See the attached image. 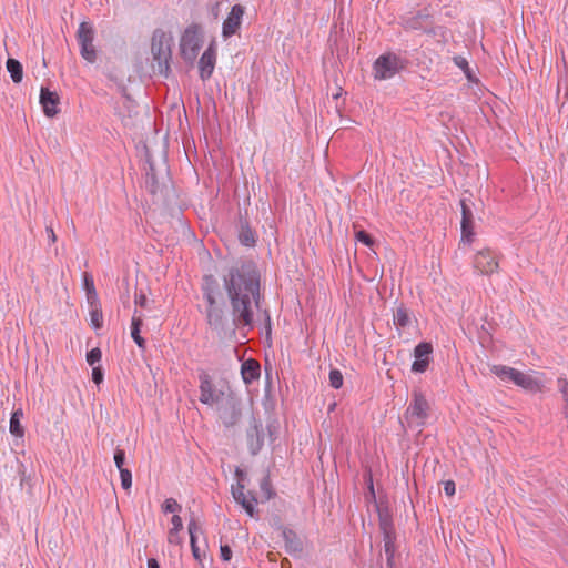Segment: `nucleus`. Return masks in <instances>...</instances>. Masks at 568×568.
Here are the masks:
<instances>
[{
    "label": "nucleus",
    "instance_id": "obj_1",
    "mask_svg": "<svg viewBox=\"0 0 568 568\" xmlns=\"http://www.w3.org/2000/svg\"><path fill=\"white\" fill-rule=\"evenodd\" d=\"M223 287L232 308V327H253V305L260 307L261 274L251 260H240L223 274Z\"/></svg>",
    "mask_w": 568,
    "mask_h": 568
},
{
    "label": "nucleus",
    "instance_id": "obj_2",
    "mask_svg": "<svg viewBox=\"0 0 568 568\" xmlns=\"http://www.w3.org/2000/svg\"><path fill=\"white\" fill-rule=\"evenodd\" d=\"M173 38L161 29H156L152 36L151 53L153 70L168 78L171 73L170 61L172 58Z\"/></svg>",
    "mask_w": 568,
    "mask_h": 568
},
{
    "label": "nucleus",
    "instance_id": "obj_3",
    "mask_svg": "<svg viewBox=\"0 0 568 568\" xmlns=\"http://www.w3.org/2000/svg\"><path fill=\"white\" fill-rule=\"evenodd\" d=\"M202 45L203 37L201 28L197 24L187 27L180 41V51L183 60L189 64H193Z\"/></svg>",
    "mask_w": 568,
    "mask_h": 568
},
{
    "label": "nucleus",
    "instance_id": "obj_4",
    "mask_svg": "<svg viewBox=\"0 0 568 568\" xmlns=\"http://www.w3.org/2000/svg\"><path fill=\"white\" fill-rule=\"evenodd\" d=\"M429 404L425 396L419 390H414L412 395V402L408 405L405 418L409 426L420 427L425 425L428 418Z\"/></svg>",
    "mask_w": 568,
    "mask_h": 568
},
{
    "label": "nucleus",
    "instance_id": "obj_5",
    "mask_svg": "<svg viewBox=\"0 0 568 568\" xmlns=\"http://www.w3.org/2000/svg\"><path fill=\"white\" fill-rule=\"evenodd\" d=\"M404 68L405 62L397 54L390 52L385 53L378 57L374 62V77L377 80H387Z\"/></svg>",
    "mask_w": 568,
    "mask_h": 568
},
{
    "label": "nucleus",
    "instance_id": "obj_6",
    "mask_svg": "<svg viewBox=\"0 0 568 568\" xmlns=\"http://www.w3.org/2000/svg\"><path fill=\"white\" fill-rule=\"evenodd\" d=\"M491 372L500 379L511 381L525 389L534 390L539 388L538 382L532 376L519 372L513 367L494 365L491 367Z\"/></svg>",
    "mask_w": 568,
    "mask_h": 568
},
{
    "label": "nucleus",
    "instance_id": "obj_7",
    "mask_svg": "<svg viewBox=\"0 0 568 568\" xmlns=\"http://www.w3.org/2000/svg\"><path fill=\"white\" fill-rule=\"evenodd\" d=\"M81 57L89 63L97 61V50L93 45L94 30L88 22H81L77 32Z\"/></svg>",
    "mask_w": 568,
    "mask_h": 568
},
{
    "label": "nucleus",
    "instance_id": "obj_8",
    "mask_svg": "<svg viewBox=\"0 0 568 568\" xmlns=\"http://www.w3.org/2000/svg\"><path fill=\"white\" fill-rule=\"evenodd\" d=\"M206 322L212 329H214L220 337L226 334V318L223 310V301L217 300L213 303H206Z\"/></svg>",
    "mask_w": 568,
    "mask_h": 568
},
{
    "label": "nucleus",
    "instance_id": "obj_9",
    "mask_svg": "<svg viewBox=\"0 0 568 568\" xmlns=\"http://www.w3.org/2000/svg\"><path fill=\"white\" fill-rule=\"evenodd\" d=\"M199 378H200V402L202 404L210 405V406L217 404L221 400L223 393L219 392L215 388L209 373L202 371L200 373Z\"/></svg>",
    "mask_w": 568,
    "mask_h": 568
},
{
    "label": "nucleus",
    "instance_id": "obj_10",
    "mask_svg": "<svg viewBox=\"0 0 568 568\" xmlns=\"http://www.w3.org/2000/svg\"><path fill=\"white\" fill-rule=\"evenodd\" d=\"M462 206V243L470 244L474 239V214L467 199L460 200Z\"/></svg>",
    "mask_w": 568,
    "mask_h": 568
},
{
    "label": "nucleus",
    "instance_id": "obj_11",
    "mask_svg": "<svg viewBox=\"0 0 568 568\" xmlns=\"http://www.w3.org/2000/svg\"><path fill=\"white\" fill-rule=\"evenodd\" d=\"M474 266L481 274L489 275L498 270L497 255L486 248L479 251L474 258Z\"/></svg>",
    "mask_w": 568,
    "mask_h": 568
},
{
    "label": "nucleus",
    "instance_id": "obj_12",
    "mask_svg": "<svg viewBox=\"0 0 568 568\" xmlns=\"http://www.w3.org/2000/svg\"><path fill=\"white\" fill-rule=\"evenodd\" d=\"M244 14V7L235 4L232 7L229 16L222 26V36L226 39L234 36L241 27L242 18Z\"/></svg>",
    "mask_w": 568,
    "mask_h": 568
},
{
    "label": "nucleus",
    "instance_id": "obj_13",
    "mask_svg": "<svg viewBox=\"0 0 568 568\" xmlns=\"http://www.w3.org/2000/svg\"><path fill=\"white\" fill-rule=\"evenodd\" d=\"M264 444L262 423L252 417L247 429V447L252 455L258 454Z\"/></svg>",
    "mask_w": 568,
    "mask_h": 568
},
{
    "label": "nucleus",
    "instance_id": "obj_14",
    "mask_svg": "<svg viewBox=\"0 0 568 568\" xmlns=\"http://www.w3.org/2000/svg\"><path fill=\"white\" fill-rule=\"evenodd\" d=\"M216 62V52L213 48V44H211L202 54V57L199 60V71H200V78L203 81H206L211 78Z\"/></svg>",
    "mask_w": 568,
    "mask_h": 568
},
{
    "label": "nucleus",
    "instance_id": "obj_15",
    "mask_svg": "<svg viewBox=\"0 0 568 568\" xmlns=\"http://www.w3.org/2000/svg\"><path fill=\"white\" fill-rule=\"evenodd\" d=\"M40 103L43 108V112L47 116L52 118L54 116L59 110V97L55 92L50 91L47 88H41L40 91Z\"/></svg>",
    "mask_w": 568,
    "mask_h": 568
},
{
    "label": "nucleus",
    "instance_id": "obj_16",
    "mask_svg": "<svg viewBox=\"0 0 568 568\" xmlns=\"http://www.w3.org/2000/svg\"><path fill=\"white\" fill-rule=\"evenodd\" d=\"M220 418L225 427L236 425L241 418V409L234 400H230L221 407Z\"/></svg>",
    "mask_w": 568,
    "mask_h": 568
},
{
    "label": "nucleus",
    "instance_id": "obj_17",
    "mask_svg": "<svg viewBox=\"0 0 568 568\" xmlns=\"http://www.w3.org/2000/svg\"><path fill=\"white\" fill-rule=\"evenodd\" d=\"M187 528H189V534H190L192 555L195 560L201 562L202 558L205 556V552L201 551L200 547L196 545V537H197V534H203L202 525L192 515L190 518Z\"/></svg>",
    "mask_w": 568,
    "mask_h": 568
},
{
    "label": "nucleus",
    "instance_id": "obj_18",
    "mask_svg": "<svg viewBox=\"0 0 568 568\" xmlns=\"http://www.w3.org/2000/svg\"><path fill=\"white\" fill-rule=\"evenodd\" d=\"M280 528L282 530V537L285 541L286 552L290 555H296V554L302 552L303 544H302L300 537L297 536V534L287 527L281 526Z\"/></svg>",
    "mask_w": 568,
    "mask_h": 568
},
{
    "label": "nucleus",
    "instance_id": "obj_19",
    "mask_svg": "<svg viewBox=\"0 0 568 568\" xmlns=\"http://www.w3.org/2000/svg\"><path fill=\"white\" fill-rule=\"evenodd\" d=\"M241 375L246 385L258 379L261 375V366L258 362L252 358L244 361L241 365Z\"/></svg>",
    "mask_w": 568,
    "mask_h": 568
},
{
    "label": "nucleus",
    "instance_id": "obj_20",
    "mask_svg": "<svg viewBox=\"0 0 568 568\" xmlns=\"http://www.w3.org/2000/svg\"><path fill=\"white\" fill-rule=\"evenodd\" d=\"M202 291H203V297L206 301V303H213V301L222 300L221 293L219 291L217 282L213 275L204 276Z\"/></svg>",
    "mask_w": 568,
    "mask_h": 568
},
{
    "label": "nucleus",
    "instance_id": "obj_21",
    "mask_svg": "<svg viewBox=\"0 0 568 568\" xmlns=\"http://www.w3.org/2000/svg\"><path fill=\"white\" fill-rule=\"evenodd\" d=\"M142 316L141 314H138V311L135 310L132 316L131 321V337L135 342V344L139 346V348L144 349L145 348V339L140 335L141 327H142Z\"/></svg>",
    "mask_w": 568,
    "mask_h": 568
},
{
    "label": "nucleus",
    "instance_id": "obj_22",
    "mask_svg": "<svg viewBox=\"0 0 568 568\" xmlns=\"http://www.w3.org/2000/svg\"><path fill=\"white\" fill-rule=\"evenodd\" d=\"M240 243L245 246H254L256 242L255 232L250 227L246 222H241V229L239 232Z\"/></svg>",
    "mask_w": 568,
    "mask_h": 568
},
{
    "label": "nucleus",
    "instance_id": "obj_23",
    "mask_svg": "<svg viewBox=\"0 0 568 568\" xmlns=\"http://www.w3.org/2000/svg\"><path fill=\"white\" fill-rule=\"evenodd\" d=\"M7 70L10 73V77L14 83H20L23 78V69L22 64L13 59L9 58L6 63Z\"/></svg>",
    "mask_w": 568,
    "mask_h": 568
},
{
    "label": "nucleus",
    "instance_id": "obj_24",
    "mask_svg": "<svg viewBox=\"0 0 568 568\" xmlns=\"http://www.w3.org/2000/svg\"><path fill=\"white\" fill-rule=\"evenodd\" d=\"M235 475L239 477V483L236 486L232 487V495L236 503H242L246 497L247 494L244 491V484H242V479L244 477V473L241 469H236Z\"/></svg>",
    "mask_w": 568,
    "mask_h": 568
},
{
    "label": "nucleus",
    "instance_id": "obj_25",
    "mask_svg": "<svg viewBox=\"0 0 568 568\" xmlns=\"http://www.w3.org/2000/svg\"><path fill=\"white\" fill-rule=\"evenodd\" d=\"M378 517H379V528L383 532V538L386 536L395 537L393 524H392V520H390L388 514L384 513V511H379Z\"/></svg>",
    "mask_w": 568,
    "mask_h": 568
},
{
    "label": "nucleus",
    "instance_id": "obj_26",
    "mask_svg": "<svg viewBox=\"0 0 568 568\" xmlns=\"http://www.w3.org/2000/svg\"><path fill=\"white\" fill-rule=\"evenodd\" d=\"M22 410L18 409L12 413L10 418V433L14 436L21 437L23 436V427L20 423V419L22 417Z\"/></svg>",
    "mask_w": 568,
    "mask_h": 568
},
{
    "label": "nucleus",
    "instance_id": "obj_27",
    "mask_svg": "<svg viewBox=\"0 0 568 568\" xmlns=\"http://www.w3.org/2000/svg\"><path fill=\"white\" fill-rule=\"evenodd\" d=\"M145 185L146 189L152 193L155 194L159 190V182L155 175L154 166L151 162H149V168L145 173Z\"/></svg>",
    "mask_w": 568,
    "mask_h": 568
},
{
    "label": "nucleus",
    "instance_id": "obj_28",
    "mask_svg": "<svg viewBox=\"0 0 568 568\" xmlns=\"http://www.w3.org/2000/svg\"><path fill=\"white\" fill-rule=\"evenodd\" d=\"M384 540V551H385V555H386V562H387V567L388 568H393L394 566V554H395V548H394V540H395V537H384L383 538Z\"/></svg>",
    "mask_w": 568,
    "mask_h": 568
},
{
    "label": "nucleus",
    "instance_id": "obj_29",
    "mask_svg": "<svg viewBox=\"0 0 568 568\" xmlns=\"http://www.w3.org/2000/svg\"><path fill=\"white\" fill-rule=\"evenodd\" d=\"M432 353H433V346L430 343H427V342L419 343L414 348V357L417 359L429 361Z\"/></svg>",
    "mask_w": 568,
    "mask_h": 568
},
{
    "label": "nucleus",
    "instance_id": "obj_30",
    "mask_svg": "<svg viewBox=\"0 0 568 568\" xmlns=\"http://www.w3.org/2000/svg\"><path fill=\"white\" fill-rule=\"evenodd\" d=\"M256 504H257V499L251 491H248L247 497L242 503H240V505L244 508V510L246 511V514L250 517L255 516Z\"/></svg>",
    "mask_w": 568,
    "mask_h": 568
},
{
    "label": "nucleus",
    "instance_id": "obj_31",
    "mask_svg": "<svg viewBox=\"0 0 568 568\" xmlns=\"http://www.w3.org/2000/svg\"><path fill=\"white\" fill-rule=\"evenodd\" d=\"M90 321H91V325L95 329H99V328L102 327V325H103V314H102L101 306H99V307H90Z\"/></svg>",
    "mask_w": 568,
    "mask_h": 568
},
{
    "label": "nucleus",
    "instance_id": "obj_32",
    "mask_svg": "<svg viewBox=\"0 0 568 568\" xmlns=\"http://www.w3.org/2000/svg\"><path fill=\"white\" fill-rule=\"evenodd\" d=\"M394 323L399 327H406L409 324V316L404 307H398L394 313Z\"/></svg>",
    "mask_w": 568,
    "mask_h": 568
},
{
    "label": "nucleus",
    "instance_id": "obj_33",
    "mask_svg": "<svg viewBox=\"0 0 568 568\" xmlns=\"http://www.w3.org/2000/svg\"><path fill=\"white\" fill-rule=\"evenodd\" d=\"M260 488L265 500H270L273 497L274 491L272 489V484L268 475H265L261 479Z\"/></svg>",
    "mask_w": 568,
    "mask_h": 568
},
{
    "label": "nucleus",
    "instance_id": "obj_34",
    "mask_svg": "<svg viewBox=\"0 0 568 568\" xmlns=\"http://www.w3.org/2000/svg\"><path fill=\"white\" fill-rule=\"evenodd\" d=\"M171 523H172V528L169 530V534H168L169 542H173V536H176V534H179L180 530L183 528V523L179 515H173Z\"/></svg>",
    "mask_w": 568,
    "mask_h": 568
},
{
    "label": "nucleus",
    "instance_id": "obj_35",
    "mask_svg": "<svg viewBox=\"0 0 568 568\" xmlns=\"http://www.w3.org/2000/svg\"><path fill=\"white\" fill-rule=\"evenodd\" d=\"M329 385L338 389L343 385V375L338 369H332L329 372Z\"/></svg>",
    "mask_w": 568,
    "mask_h": 568
},
{
    "label": "nucleus",
    "instance_id": "obj_36",
    "mask_svg": "<svg viewBox=\"0 0 568 568\" xmlns=\"http://www.w3.org/2000/svg\"><path fill=\"white\" fill-rule=\"evenodd\" d=\"M120 471V478H121V485L123 489H129L132 486V474L126 468H121Z\"/></svg>",
    "mask_w": 568,
    "mask_h": 568
},
{
    "label": "nucleus",
    "instance_id": "obj_37",
    "mask_svg": "<svg viewBox=\"0 0 568 568\" xmlns=\"http://www.w3.org/2000/svg\"><path fill=\"white\" fill-rule=\"evenodd\" d=\"M163 511L164 513H176L181 510V506L178 504V501L174 498H168L163 503Z\"/></svg>",
    "mask_w": 568,
    "mask_h": 568
},
{
    "label": "nucleus",
    "instance_id": "obj_38",
    "mask_svg": "<svg viewBox=\"0 0 568 568\" xmlns=\"http://www.w3.org/2000/svg\"><path fill=\"white\" fill-rule=\"evenodd\" d=\"M428 365L429 361L415 358L412 365V371L414 373H424L428 368Z\"/></svg>",
    "mask_w": 568,
    "mask_h": 568
},
{
    "label": "nucleus",
    "instance_id": "obj_39",
    "mask_svg": "<svg viewBox=\"0 0 568 568\" xmlns=\"http://www.w3.org/2000/svg\"><path fill=\"white\" fill-rule=\"evenodd\" d=\"M102 356L100 348H93L87 354V362L92 366L95 363L100 362Z\"/></svg>",
    "mask_w": 568,
    "mask_h": 568
},
{
    "label": "nucleus",
    "instance_id": "obj_40",
    "mask_svg": "<svg viewBox=\"0 0 568 568\" xmlns=\"http://www.w3.org/2000/svg\"><path fill=\"white\" fill-rule=\"evenodd\" d=\"M559 392L562 394L564 399H568V381L565 377H559L557 381Z\"/></svg>",
    "mask_w": 568,
    "mask_h": 568
},
{
    "label": "nucleus",
    "instance_id": "obj_41",
    "mask_svg": "<svg viewBox=\"0 0 568 568\" xmlns=\"http://www.w3.org/2000/svg\"><path fill=\"white\" fill-rule=\"evenodd\" d=\"M87 301L90 307H99L100 302L98 297V293L95 290H92L91 292L87 293Z\"/></svg>",
    "mask_w": 568,
    "mask_h": 568
},
{
    "label": "nucleus",
    "instance_id": "obj_42",
    "mask_svg": "<svg viewBox=\"0 0 568 568\" xmlns=\"http://www.w3.org/2000/svg\"><path fill=\"white\" fill-rule=\"evenodd\" d=\"M125 462V452L122 449H116L114 453V463L119 470L123 468V464Z\"/></svg>",
    "mask_w": 568,
    "mask_h": 568
},
{
    "label": "nucleus",
    "instance_id": "obj_43",
    "mask_svg": "<svg viewBox=\"0 0 568 568\" xmlns=\"http://www.w3.org/2000/svg\"><path fill=\"white\" fill-rule=\"evenodd\" d=\"M356 240L367 246H371L373 244V240H372L371 235L363 230H361L356 233Z\"/></svg>",
    "mask_w": 568,
    "mask_h": 568
},
{
    "label": "nucleus",
    "instance_id": "obj_44",
    "mask_svg": "<svg viewBox=\"0 0 568 568\" xmlns=\"http://www.w3.org/2000/svg\"><path fill=\"white\" fill-rule=\"evenodd\" d=\"M83 286L87 293L91 292L92 290H95L93 277L88 273H84Z\"/></svg>",
    "mask_w": 568,
    "mask_h": 568
},
{
    "label": "nucleus",
    "instance_id": "obj_45",
    "mask_svg": "<svg viewBox=\"0 0 568 568\" xmlns=\"http://www.w3.org/2000/svg\"><path fill=\"white\" fill-rule=\"evenodd\" d=\"M453 60L454 63L462 70L467 69V67H469L467 59L462 55H456L453 58Z\"/></svg>",
    "mask_w": 568,
    "mask_h": 568
},
{
    "label": "nucleus",
    "instance_id": "obj_46",
    "mask_svg": "<svg viewBox=\"0 0 568 568\" xmlns=\"http://www.w3.org/2000/svg\"><path fill=\"white\" fill-rule=\"evenodd\" d=\"M92 381L95 384H100L103 381V373L100 367H94L92 371Z\"/></svg>",
    "mask_w": 568,
    "mask_h": 568
},
{
    "label": "nucleus",
    "instance_id": "obj_47",
    "mask_svg": "<svg viewBox=\"0 0 568 568\" xmlns=\"http://www.w3.org/2000/svg\"><path fill=\"white\" fill-rule=\"evenodd\" d=\"M221 558L229 561L232 558V550L227 545L221 546Z\"/></svg>",
    "mask_w": 568,
    "mask_h": 568
},
{
    "label": "nucleus",
    "instance_id": "obj_48",
    "mask_svg": "<svg viewBox=\"0 0 568 568\" xmlns=\"http://www.w3.org/2000/svg\"><path fill=\"white\" fill-rule=\"evenodd\" d=\"M444 491L447 496H453L455 494V483L453 480L445 481Z\"/></svg>",
    "mask_w": 568,
    "mask_h": 568
},
{
    "label": "nucleus",
    "instance_id": "obj_49",
    "mask_svg": "<svg viewBox=\"0 0 568 568\" xmlns=\"http://www.w3.org/2000/svg\"><path fill=\"white\" fill-rule=\"evenodd\" d=\"M135 304L141 306V307H145L146 304H148V298L146 296L141 292L140 294H135Z\"/></svg>",
    "mask_w": 568,
    "mask_h": 568
},
{
    "label": "nucleus",
    "instance_id": "obj_50",
    "mask_svg": "<svg viewBox=\"0 0 568 568\" xmlns=\"http://www.w3.org/2000/svg\"><path fill=\"white\" fill-rule=\"evenodd\" d=\"M47 233L50 242L54 243L57 241V235L51 226H47Z\"/></svg>",
    "mask_w": 568,
    "mask_h": 568
},
{
    "label": "nucleus",
    "instance_id": "obj_51",
    "mask_svg": "<svg viewBox=\"0 0 568 568\" xmlns=\"http://www.w3.org/2000/svg\"><path fill=\"white\" fill-rule=\"evenodd\" d=\"M148 568H160V565L156 559L150 558L148 560Z\"/></svg>",
    "mask_w": 568,
    "mask_h": 568
},
{
    "label": "nucleus",
    "instance_id": "obj_52",
    "mask_svg": "<svg viewBox=\"0 0 568 568\" xmlns=\"http://www.w3.org/2000/svg\"><path fill=\"white\" fill-rule=\"evenodd\" d=\"M463 71H464V73H465L466 78H467L469 81H473V80H474V78H473V73H471V70H470V68H469V67H467V69H464Z\"/></svg>",
    "mask_w": 568,
    "mask_h": 568
},
{
    "label": "nucleus",
    "instance_id": "obj_53",
    "mask_svg": "<svg viewBox=\"0 0 568 568\" xmlns=\"http://www.w3.org/2000/svg\"><path fill=\"white\" fill-rule=\"evenodd\" d=\"M564 402H565V405L562 408V414L568 419V399H564Z\"/></svg>",
    "mask_w": 568,
    "mask_h": 568
},
{
    "label": "nucleus",
    "instance_id": "obj_54",
    "mask_svg": "<svg viewBox=\"0 0 568 568\" xmlns=\"http://www.w3.org/2000/svg\"><path fill=\"white\" fill-rule=\"evenodd\" d=\"M267 428H268V433H270V438H271V440H274V439H275V437H274L273 428H275V427H274L272 424H270V425L267 426Z\"/></svg>",
    "mask_w": 568,
    "mask_h": 568
},
{
    "label": "nucleus",
    "instance_id": "obj_55",
    "mask_svg": "<svg viewBox=\"0 0 568 568\" xmlns=\"http://www.w3.org/2000/svg\"><path fill=\"white\" fill-rule=\"evenodd\" d=\"M266 329H267V334L271 333V318H270V315L266 314Z\"/></svg>",
    "mask_w": 568,
    "mask_h": 568
},
{
    "label": "nucleus",
    "instance_id": "obj_56",
    "mask_svg": "<svg viewBox=\"0 0 568 568\" xmlns=\"http://www.w3.org/2000/svg\"><path fill=\"white\" fill-rule=\"evenodd\" d=\"M180 542V537H179V534H176V536H173V542L172 544H179Z\"/></svg>",
    "mask_w": 568,
    "mask_h": 568
},
{
    "label": "nucleus",
    "instance_id": "obj_57",
    "mask_svg": "<svg viewBox=\"0 0 568 568\" xmlns=\"http://www.w3.org/2000/svg\"><path fill=\"white\" fill-rule=\"evenodd\" d=\"M371 491H372V494H374V487H373L372 483H371Z\"/></svg>",
    "mask_w": 568,
    "mask_h": 568
},
{
    "label": "nucleus",
    "instance_id": "obj_58",
    "mask_svg": "<svg viewBox=\"0 0 568 568\" xmlns=\"http://www.w3.org/2000/svg\"><path fill=\"white\" fill-rule=\"evenodd\" d=\"M339 97V93L334 94V99H337Z\"/></svg>",
    "mask_w": 568,
    "mask_h": 568
}]
</instances>
